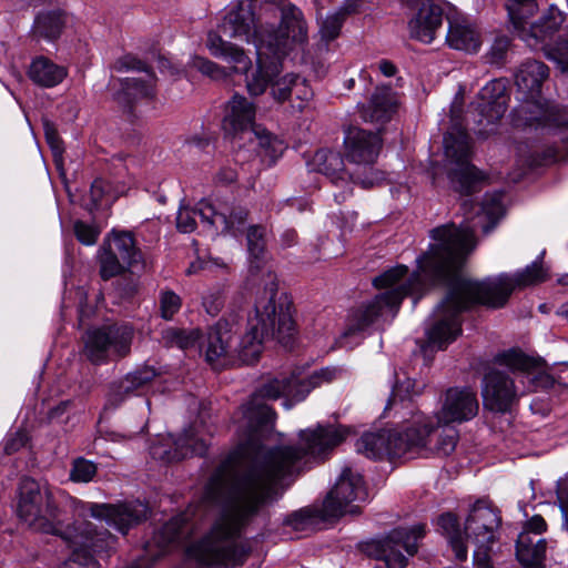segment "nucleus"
I'll use <instances>...</instances> for the list:
<instances>
[{
  "instance_id": "obj_43",
  "label": "nucleus",
  "mask_w": 568,
  "mask_h": 568,
  "mask_svg": "<svg viewBox=\"0 0 568 568\" xmlns=\"http://www.w3.org/2000/svg\"><path fill=\"white\" fill-rule=\"evenodd\" d=\"M159 305L161 317L164 320H172L181 310L182 300L175 292L166 288L160 292Z\"/></svg>"
},
{
  "instance_id": "obj_4",
  "label": "nucleus",
  "mask_w": 568,
  "mask_h": 568,
  "mask_svg": "<svg viewBox=\"0 0 568 568\" xmlns=\"http://www.w3.org/2000/svg\"><path fill=\"white\" fill-rule=\"evenodd\" d=\"M224 38L252 42L260 51L270 50L278 61L286 54L291 43L303 44L307 41V26L303 12L293 4L281 9V24L277 30L257 26L253 12L242 2L231 8L219 24L217 32H209L206 47L213 57L231 63L235 72L246 73L252 65L250 57Z\"/></svg>"
},
{
  "instance_id": "obj_60",
  "label": "nucleus",
  "mask_w": 568,
  "mask_h": 568,
  "mask_svg": "<svg viewBox=\"0 0 568 568\" xmlns=\"http://www.w3.org/2000/svg\"><path fill=\"white\" fill-rule=\"evenodd\" d=\"M102 181L101 180H95L93 183H92V186H91V196L93 199V201L98 202L101 200V196H102Z\"/></svg>"
},
{
  "instance_id": "obj_59",
  "label": "nucleus",
  "mask_w": 568,
  "mask_h": 568,
  "mask_svg": "<svg viewBox=\"0 0 568 568\" xmlns=\"http://www.w3.org/2000/svg\"><path fill=\"white\" fill-rule=\"evenodd\" d=\"M378 69L379 71L385 75V77H393L395 75L396 73V67L394 65V63H392L390 61L388 60H382L379 63H378Z\"/></svg>"
},
{
  "instance_id": "obj_1",
  "label": "nucleus",
  "mask_w": 568,
  "mask_h": 568,
  "mask_svg": "<svg viewBox=\"0 0 568 568\" xmlns=\"http://www.w3.org/2000/svg\"><path fill=\"white\" fill-rule=\"evenodd\" d=\"M341 373L336 367H325L304 378L295 374L273 377L252 394L242 406L247 434L237 453L245 462L234 466V456H231L210 477L204 501L217 506L220 513L209 534L187 549L195 562L180 568L243 565L246 551L237 544L243 530L264 507L278 500L284 480L293 479L310 458L323 456L347 435L344 427L318 425L315 429L301 430L298 445L265 448L262 433L268 430L275 419L266 400L282 396L303 400L312 389L333 382Z\"/></svg>"
},
{
  "instance_id": "obj_56",
  "label": "nucleus",
  "mask_w": 568,
  "mask_h": 568,
  "mask_svg": "<svg viewBox=\"0 0 568 568\" xmlns=\"http://www.w3.org/2000/svg\"><path fill=\"white\" fill-rule=\"evenodd\" d=\"M236 179H237V173L232 168H222L216 174L217 182L223 183V184H231V183L235 182Z\"/></svg>"
},
{
  "instance_id": "obj_26",
  "label": "nucleus",
  "mask_w": 568,
  "mask_h": 568,
  "mask_svg": "<svg viewBox=\"0 0 568 568\" xmlns=\"http://www.w3.org/2000/svg\"><path fill=\"white\" fill-rule=\"evenodd\" d=\"M446 42L452 49L476 53L483 44V39L475 23L466 19H455L449 21Z\"/></svg>"
},
{
  "instance_id": "obj_30",
  "label": "nucleus",
  "mask_w": 568,
  "mask_h": 568,
  "mask_svg": "<svg viewBox=\"0 0 568 568\" xmlns=\"http://www.w3.org/2000/svg\"><path fill=\"white\" fill-rule=\"evenodd\" d=\"M65 26V14L61 10L40 12L33 22L32 34L38 39L54 41Z\"/></svg>"
},
{
  "instance_id": "obj_15",
  "label": "nucleus",
  "mask_w": 568,
  "mask_h": 568,
  "mask_svg": "<svg viewBox=\"0 0 568 568\" xmlns=\"http://www.w3.org/2000/svg\"><path fill=\"white\" fill-rule=\"evenodd\" d=\"M192 525L186 513L172 517L153 532L144 545V557L128 568H150L151 565L171 548L186 540L191 534Z\"/></svg>"
},
{
  "instance_id": "obj_42",
  "label": "nucleus",
  "mask_w": 568,
  "mask_h": 568,
  "mask_svg": "<svg viewBox=\"0 0 568 568\" xmlns=\"http://www.w3.org/2000/svg\"><path fill=\"white\" fill-rule=\"evenodd\" d=\"M97 465L83 457L75 458L70 470V479L74 483H89L97 475Z\"/></svg>"
},
{
  "instance_id": "obj_41",
  "label": "nucleus",
  "mask_w": 568,
  "mask_h": 568,
  "mask_svg": "<svg viewBox=\"0 0 568 568\" xmlns=\"http://www.w3.org/2000/svg\"><path fill=\"white\" fill-rule=\"evenodd\" d=\"M209 202L201 201L196 209L181 206L176 214V227L182 233H191L196 229V216L201 217V210Z\"/></svg>"
},
{
  "instance_id": "obj_20",
  "label": "nucleus",
  "mask_w": 568,
  "mask_h": 568,
  "mask_svg": "<svg viewBox=\"0 0 568 568\" xmlns=\"http://www.w3.org/2000/svg\"><path fill=\"white\" fill-rule=\"evenodd\" d=\"M315 163L318 172L329 178L334 184L347 185L349 180H352L362 187L369 189L378 184L384 179L383 174L379 172H374L371 176L365 179L354 178L345 171L343 156L338 152L331 150H321L316 152Z\"/></svg>"
},
{
  "instance_id": "obj_61",
  "label": "nucleus",
  "mask_w": 568,
  "mask_h": 568,
  "mask_svg": "<svg viewBox=\"0 0 568 568\" xmlns=\"http://www.w3.org/2000/svg\"><path fill=\"white\" fill-rule=\"evenodd\" d=\"M189 143L192 145H195L200 149H203L209 145L210 141H209V139L193 136L192 139H190Z\"/></svg>"
},
{
  "instance_id": "obj_9",
  "label": "nucleus",
  "mask_w": 568,
  "mask_h": 568,
  "mask_svg": "<svg viewBox=\"0 0 568 568\" xmlns=\"http://www.w3.org/2000/svg\"><path fill=\"white\" fill-rule=\"evenodd\" d=\"M438 528L455 555L456 560L465 561L468 557L466 541L475 545L474 565L476 568H494L490 560L493 545L501 525L500 511L486 500H477L466 520L464 530L456 515L443 514L438 517Z\"/></svg>"
},
{
  "instance_id": "obj_18",
  "label": "nucleus",
  "mask_w": 568,
  "mask_h": 568,
  "mask_svg": "<svg viewBox=\"0 0 568 568\" xmlns=\"http://www.w3.org/2000/svg\"><path fill=\"white\" fill-rule=\"evenodd\" d=\"M207 444L195 436L192 428L185 429L178 438L169 436L150 447L152 458L163 463L179 462L189 456H203Z\"/></svg>"
},
{
  "instance_id": "obj_22",
  "label": "nucleus",
  "mask_w": 568,
  "mask_h": 568,
  "mask_svg": "<svg viewBox=\"0 0 568 568\" xmlns=\"http://www.w3.org/2000/svg\"><path fill=\"white\" fill-rule=\"evenodd\" d=\"M256 106L247 98L235 93L227 101L222 120V129L227 135L236 136L252 130L254 124Z\"/></svg>"
},
{
  "instance_id": "obj_10",
  "label": "nucleus",
  "mask_w": 568,
  "mask_h": 568,
  "mask_svg": "<svg viewBox=\"0 0 568 568\" xmlns=\"http://www.w3.org/2000/svg\"><path fill=\"white\" fill-rule=\"evenodd\" d=\"M425 535V526L396 528L384 538L373 539L361 545V550L369 558L382 561L384 568H406L408 558L418 551V540Z\"/></svg>"
},
{
  "instance_id": "obj_53",
  "label": "nucleus",
  "mask_w": 568,
  "mask_h": 568,
  "mask_svg": "<svg viewBox=\"0 0 568 568\" xmlns=\"http://www.w3.org/2000/svg\"><path fill=\"white\" fill-rule=\"evenodd\" d=\"M293 95L301 101H308L313 97V90L305 79L296 74V82L293 84Z\"/></svg>"
},
{
  "instance_id": "obj_28",
  "label": "nucleus",
  "mask_w": 568,
  "mask_h": 568,
  "mask_svg": "<svg viewBox=\"0 0 568 568\" xmlns=\"http://www.w3.org/2000/svg\"><path fill=\"white\" fill-rule=\"evenodd\" d=\"M110 248L131 270L143 268V257L131 232L112 231L110 236Z\"/></svg>"
},
{
  "instance_id": "obj_35",
  "label": "nucleus",
  "mask_w": 568,
  "mask_h": 568,
  "mask_svg": "<svg viewBox=\"0 0 568 568\" xmlns=\"http://www.w3.org/2000/svg\"><path fill=\"white\" fill-rule=\"evenodd\" d=\"M505 6L515 31L527 24L538 10L536 0H505Z\"/></svg>"
},
{
  "instance_id": "obj_27",
  "label": "nucleus",
  "mask_w": 568,
  "mask_h": 568,
  "mask_svg": "<svg viewBox=\"0 0 568 568\" xmlns=\"http://www.w3.org/2000/svg\"><path fill=\"white\" fill-rule=\"evenodd\" d=\"M28 75L39 87L53 88L65 79L68 71L63 65H59L49 58L40 55L31 61Z\"/></svg>"
},
{
  "instance_id": "obj_14",
  "label": "nucleus",
  "mask_w": 568,
  "mask_h": 568,
  "mask_svg": "<svg viewBox=\"0 0 568 568\" xmlns=\"http://www.w3.org/2000/svg\"><path fill=\"white\" fill-rule=\"evenodd\" d=\"M366 495L361 474L345 467L323 501L321 510L323 518H339L346 513H358V507L351 506V504L356 500H365Z\"/></svg>"
},
{
  "instance_id": "obj_5",
  "label": "nucleus",
  "mask_w": 568,
  "mask_h": 568,
  "mask_svg": "<svg viewBox=\"0 0 568 568\" xmlns=\"http://www.w3.org/2000/svg\"><path fill=\"white\" fill-rule=\"evenodd\" d=\"M18 516L36 531L61 536L72 549L71 561L89 567L95 564L94 554L110 551L116 538L108 530L98 531L91 521H77L61 530V510L51 488L33 478L19 484Z\"/></svg>"
},
{
  "instance_id": "obj_29",
  "label": "nucleus",
  "mask_w": 568,
  "mask_h": 568,
  "mask_svg": "<svg viewBox=\"0 0 568 568\" xmlns=\"http://www.w3.org/2000/svg\"><path fill=\"white\" fill-rule=\"evenodd\" d=\"M257 69L252 74L251 78H247L246 80V88L251 95H261L265 92L266 88L271 84L274 75L277 73V68L274 61H271L270 64H266L265 59L273 58L276 60L270 50L263 49L257 50Z\"/></svg>"
},
{
  "instance_id": "obj_40",
  "label": "nucleus",
  "mask_w": 568,
  "mask_h": 568,
  "mask_svg": "<svg viewBox=\"0 0 568 568\" xmlns=\"http://www.w3.org/2000/svg\"><path fill=\"white\" fill-rule=\"evenodd\" d=\"M544 51L561 72H568V36L559 37L554 45H548Z\"/></svg>"
},
{
  "instance_id": "obj_13",
  "label": "nucleus",
  "mask_w": 568,
  "mask_h": 568,
  "mask_svg": "<svg viewBox=\"0 0 568 568\" xmlns=\"http://www.w3.org/2000/svg\"><path fill=\"white\" fill-rule=\"evenodd\" d=\"M445 154L453 168L448 170V179L456 191L470 194L478 190L483 176L470 164L469 136L465 131L447 133L444 136Z\"/></svg>"
},
{
  "instance_id": "obj_38",
  "label": "nucleus",
  "mask_w": 568,
  "mask_h": 568,
  "mask_svg": "<svg viewBox=\"0 0 568 568\" xmlns=\"http://www.w3.org/2000/svg\"><path fill=\"white\" fill-rule=\"evenodd\" d=\"M199 338V329L185 331L176 327H169L162 332V342L168 347L176 346L181 349H187L194 346Z\"/></svg>"
},
{
  "instance_id": "obj_51",
  "label": "nucleus",
  "mask_w": 568,
  "mask_h": 568,
  "mask_svg": "<svg viewBox=\"0 0 568 568\" xmlns=\"http://www.w3.org/2000/svg\"><path fill=\"white\" fill-rule=\"evenodd\" d=\"M113 68L119 72L126 70H139L148 72L145 64L131 55H125L116 60Z\"/></svg>"
},
{
  "instance_id": "obj_2",
  "label": "nucleus",
  "mask_w": 568,
  "mask_h": 568,
  "mask_svg": "<svg viewBox=\"0 0 568 568\" xmlns=\"http://www.w3.org/2000/svg\"><path fill=\"white\" fill-rule=\"evenodd\" d=\"M477 225L466 220L459 225L448 223L433 229L434 243L416 258L415 271L408 274V267L399 264L373 280V285L384 291L352 313L346 334L364 332L379 317H395L405 297H414L415 305L432 285L443 283L448 287L447 294L434 310L426 331L428 342L443 348L460 335L462 313L473 305L501 308L515 290L548 278L538 261L514 274L501 273L483 281L463 276L460 271L476 247Z\"/></svg>"
},
{
  "instance_id": "obj_48",
  "label": "nucleus",
  "mask_w": 568,
  "mask_h": 568,
  "mask_svg": "<svg viewBox=\"0 0 568 568\" xmlns=\"http://www.w3.org/2000/svg\"><path fill=\"white\" fill-rule=\"evenodd\" d=\"M129 385V382H125L123 378L118 382L111 383L106 395L108 405L112 407H118L129 396L133 395L134 393L131 392Z\"/></svg>"
},
{
  "instance_id": "obj_16",
  "label": "nucleus",
  "mask_w": 568,
  "mask_h": 568,
  "mask_svg": "<svg viewBox=\"0 0 568 568\" xmlns=\"http://www.w3.org/2000/svg\"><path fill=\"white\" fill-rule=\"evenodd\" d=\"M85 508L93 518L104 520L108 526L115 528L123 535L145 520L149 513L148 506L140 501L116 505L88 503Z\"/></svg>"
},
{
  "instance_id": "obj_55",
  "label": "nucleus",
  "mask_w": 568,
  "mask_h": 568,
  "mask_svg": "<svg viewBox=\"0 0 568 568\" xmlns=\"http://www.w3.org/2000/svg\"><path fill=\"white\" fill-rule=\"evenodd\" d=\"M44 130H45L47 141H48L49 145L51 146V149L53 151L60 152L61 151V140H60L58 133L55 132V130L49 123L44 124Z\"/></svg>"
},
{
  "instance_id": "obj_12",
  "label": "nucleus",
  "mask_w": 568,
  "mask_h": 568,
  "mask_svg": "<svg viewBox=\"0 0 568 568\" xmlns=\"http://www.w3.org/2000/svg\"><path fill=\"white\" fill-rule=\"evenodd\" d=\"M508 102V81L504 78L494 79L479 90L468 110L479 135L487 136L495 131Z\"/></svg>"
},
{
  "instance_id": "obj_23",
  "label": "nucleus",
  "mask_w": 568,
  "mask_h": 568,
  "mask_svg": "<svg viewBox=\"0 0 568 568\" xmlns=\"http://www.w3.org/2000/svg\"><path fill=\"white\" fill-rule=\"evenodd\" d=\"M444 11L433 1H424L408 20L409 37L423 43H432L442 28Z\"/></svg>"
},
{
  "instance_id": "obj_8",
  "label": "nucleus",
  "mask_w": 568,
  "mask_h": 568,
  "mask_svg": "<svg viewBox=\"0 0 568 568\" xmlns=\"http://www.w3.org/2000/svg\"><path fill=\"white\" fill-rule=\"evenodd\" d=\"M494 362L520 373L528 379L529 385L520 388L514 379L499 369H490L483 378L481 396L484 407L496 413L510 412L525 392L537 388H549L554 378L547 373V364L541 357L530 356L520 348H509L498 353Z\"/></svg>"
},
{
  "instance_id": "obj_25",
  "label": "nucleus",
  "mask_w": 568,
  "mask_h": 568,
  "mask_svg": "<svg viewBox=\"0 0 568 568\" xmlns=\"http://www.w3.org/2000/svg\"><path fill=\"white\" fill-rule=\"evenodd\" d=\"M201 220L209 225L221 226L222 232L235 235L247 221L248 211L241 204H223L217 210L205 204L201 210Z\"/></svg>"
},
{
  "instance_id": "obj_33",
  "label": "nucleus",
  "mask_w": 568,
  "mask_h": 568,
  "mask_svg": "<svg viewBox=\"0 0 568 568\" xmlns=\"http://www.w3.org/2000/svg\"><path fill=\"white\" fill-rule=\"evenodd\" d=\"M516 555L524 568H545L546 541L538 539L534 542L526 536H520L517 541Z\"/></svg>"
},
{
  "instance_id": "obj_6",
  "label": "nucleus",
  "mask_w": 568,
  "mask_h": 568,
  "mask_svg": "<svg viewBox=\"0 0 568 568\" xmlns=\"http://www.w3.org/2000/svg\"><path fill=\"white\" fill-rule=\"evenodd\" d=\"M438 426H442V430L437 443L432 446L430 436L435 425L429 416L416 413L396 428L364 434L357 440L356 449L374 459L449 456L457 446L459 433L450 424H438Z\"/></svg>"
},
{
  "instance_id": "obj_32",
  "label": "nucleus",
  "mask_w": 568,
  "mask_h": 568,
  "mask_svg": "<svg viewBox=\"0 0 568 568\" xmlns=\"http://www.w3.org/2000/svg\"><path fill=\"white\" fill-rule=\"evenodd\" d=\"M362 0H345L343 6L332 14H328L321 24V36L326 41H332L339 36L341 29L347 16L359 10Z\"/></svg>"
},
{
  "instance_id": "obj_58",
  "label": "nucleus",
  "mask_w": 568,
  "mask_h": 568,
  "mask_svg": "<svg viewBox=\"0 0 568 568\" xmlns=\"http://www.w3.org/2000/svg\"><path fill=\"white\" fill-rule=\"evenodd\" d=\"M297 233L295 230L288 229L281 234V245L283 247H291L297 243Z\"/></svg>"
},
{
  "instance_id": "obj_31",
  "label": "nucleus",
  "mask_w": 568,
  "mask_h": 568,
  "mask_svg": "<svg viewBox=\"0 0 568 568\" xmlns=\"http://www.w3.org/2000/svg\"><path fill=\"white\" fill-rule=\"evenodd\" d=\"M120 90L114 94V100L125 109H131L135 100L153 95V84L135 78L118 79Z\"/></svg>"
},
{
  "instance_id": "obj_7",
  "label": "nucleus",
  "mask_w": 568,
  "mask_h": 568,
  "mask_svg": "<svg viewBox=\"0 0 568 568\" xmlns=\"http://www.w3.org/2000/svg\"><path fill=\"white\" fill-rule=\"evenodd\" d=\"M549 77V68L538 60H526L516 74L515 84L519 103L511 111V124L523 131L551 132L568 129V109L548 101H540L542 83ZM568 160V134L561 139V144L548 150L545 161Z\"/></svg>"
},
{
  "instance_id": "obj_39",
  "label": "nucleus",
  "mask_w": 568,
  "mask_h": 568,
  "mask_svg": "<svg viewBox=\"0 0 568 568\" xmlns=\"http://www.w3.org/2000/svg\"><path fill=\"white\" fill-rule=\"evenodd\" d=\"M246 240L250 256L254 258L253 263H255L252 267L258 268V263L263 260L265 254V229L260 225L251 226L247 231Z\"/></svg>"
},
{
  "instance_id": "obj_52",
  "label": "nucleus",
  "mask_w": 568,
  "mask_h": 568,
  "mask_svg": "<svg viewBox=\"0 0 568 568\" xmlns=\"http://www.w3.org/2000/svg\"><path fill=\"white\" fill-rule=\"evenodd\" d=\"M28 442L27 433L23 430L17 432L12 437L8 438L4 444V452L11 455L24 447Z\"/></svg>"
},
{
  "instance_id": "obj_17",
  "label": "nucleus",
  "mask_w": 568,
  "mask_h": 568,
  "mask_svg": "<svg viewBox=\"0 0 568 568\" xmlns=\"http://www.w3.org/2000/svg\"><path fill=\"white\" fill-rule=\"evenodd\" d=\"M479 410L477 394L469 387H452L444 395L440 409L436 413L437 424L465 423Z\"/></svg>"
},
{
  "instance_id": "obj_57",
  "label": "nucleus",
  "mask_w": 568,
  "mask_h": 568,
  "mask_svg": "<svg viewBox=\"0 0 568 568\" xmlns=\"http://www.w3.org/2000/svg\"><path fill=\"white\" fill-rule=\"evenodd\" d=\"M527 527L530 531H534L535 534H541L546 531L547 524L540 515H535L528 520Z\"/></svg>"
},
{
  "instance_id": "obj_34",
  "label": "nucleus",
  "mask_w": 568,
  "mask_h": 568,
  "mask_svg": "<svg viewBox=\"0 0 568 568\" xmlns=\"http://www.w3.org/2000/svg\"><path fill=\"white\" fill-rule=\"evenodd\" d=\"M99 274L103 281L123 274L129 267L110 248V240L105 239L98 251Z\"/></svg>"
},
{
  "instance_id": "obj_45",
  "label": "nucleus",
  "mask_w": 568,
  "mask_h": 568,
  "mask_svg": "<svg viewBox=\"0 0 568 568\" xmlns=\"http://www.w3.org/2000/svg\"><path fill=\"white\" fill-rule=\"evenodd\" d=\"M225 303V291L223 286H215L205 292L202 297V305L211 316H216Z\"/></svg>"
},
{
  "instance_id": "obj_50",
  "label": "nucleus",
  "mask_w": 568,
  "mask_h": 568,
  "mask_svg": "<svg viewBox=\"0 0 568 568\" xmlns=\"http://www.w3.org/2000/svg\"><path fill=\"white\" fill-rule=\"evenodd\" d=\"M193 67L212 79H220L225 75L224 70L219 64L202 57L193 59Z\"/></svg>"
},
{
  "instance_id": "obj_47",
  "label": "nucleus",
  "mask_w": 568,
  "mask_h": 568,
  "mask_svg": "<svg viewBox=\"0 0 568 568\" xmlns=\"http://www.w3.org/2000/svg\"><path fill=\"white\" fill-rule=\"evenodd\" d=\"M296 82V74H286L276 81H272V95L278 102H284L293 95V84Z\"/></svg>"
},
{
  "instance_id": "obj_19",
  "label": "nucleus",
  "mask_w": 568,
  "mask_h": 568,
  "mask_svg": "<svg viewBox=\"0 0 568 568\" xmlns=\"http://www.w3.org/2000/svg\"><path fill=\"white\" fill-rule=\"evenodd\" d=\"M565 21L564 13L550 6L537 21L518 29L517 36L532 50H545Z\"/></svg>"
},
{
  "instance_id": "obj_54",
  "label": "nucleus",
  "mask_w": 568,
  "mask_h": 568,
  "mask_svg": "<svg viewBox=\"0 0 568 568\" xmlns=\"http://www.w3.org/2000/svg\"><path fill=\"white\" fill-rule=\"evenodd\" d=\"M285 523L288 526H292L295 530H303L306 525L311 523V516L307 514V511L298 510L293 514H291Z\"/></svg>"
},
{
  "instance_id": "obj_64",
  "label": "nucleus",
  "mask_w": 568,
  "mask_h": 568,
  "mask_svg": "<svg viewBox=\"0 0 568 568\" xmlns=\"http://www.w3.org/2000/svg\"><path fill=\"white\" fill-rule=\"evenodd\" d=\"M558 314H560L568 322V303L560 306Z\"/></svg>"
},
{
  "instance_id": "obj_44",
  "label": "nucleus",
  "mask_w": 568,
  "mask_h": 568,
  "mask_svg": "<svg viewBox=\"0 0 568 568\" xmlns=\"http://www.w3.org/2000/svg\"><path fill=\"white\" fill-rule=\"evenodd\" d=\"M73 233L81 244L91 246L98 242L101 229L94 223L77 220L73 223Z\"/></svg>"
},
{
  "instance_id": "obj_46",
  "label": "nucleus",
  "mask_w": 568,
  "mask_h": 568,
  "mask_svg": "<svg viewBox=\"0 0 568 568\" xmlns=\"http://www.w3.org/2000/svg\"><path fill=\"white\" fill-rule=\"evenodd\" d=\"M155 371L151 367L139 368L132 373H129L123 377L125 382H129L131 392L136 394L139 390L148 386L155 377Z\"/></svg>"
},
{
  "instance_id": "obj_62",
  "label": "nucleus",
  "mask_w": 568,
  "mask_h": 568,
  "mask_svg": "<svg viewBox=\"0 0 568 568\" xmlns=\"http://www.w3.org/2000/svg\"><path fill=\"white\" fill-rule=\"evenodd\" d=\"M67 406H68V403H62L61 405H59L55 408L51 409L50 417L54 418V417L59 416L60 414H62L64 412Z\"/></svg>"
},
{
  "instance_id": "obj_24",
  "label": "nucleus",
  "mask_w": 568,
  "mask_h": 568,
  "mask_svg": "<svg viewBox=\"0 0 568 568\" xmlns=\"http://www.w3.org/2000/svg\"><path fill=\"white\" fill-rule=\"evenodd\" d=\"M359 113L365 122L384 124L397 112V94L388 85L376 87L369 100L361 104Z\"/></svg>"
},
{
  "instance_id": "obj_11",
  "label": "nucleus",
  "mask_w": 568,
  "mask_h": 568,
  "mask_svg": "<svg viewBox=\"0 0 568 568\" xmlns=\"http://www.w3.org/2000/svg\"><path fill=\"white\" fill-rule=\"evenodd\" d=\"M134 331L128 324L103 325L89 329L83 354L94 365L106 364L129 355Z\"/></svg>"
},
{
  "instance_id": "obj_36",
  "label": "nucleus",
  "mask_w": 568,
  "mask_h": 568,
  "mask_svg": "<svg viewBox=\"0 0 568 568\" xmlns=\"http://www.w3.org/2000/svg\"><path fill=\"white\" fill-rule=\"evenodd\" d=\"M504 214L503 207V195L501 194H489L486 195L484 201L481 202L478 211L476 212V217L480 219L481 215L487 217L488 223L483 224L481 229L485 234H488L497 224L499 219Z\"/></svg>"
},
{
  "instance_id": "obj_49",
  "label": "nucleus",
  "mask_w": 568,
  "mask_h": 568,
  "mask_svg": "<svg viewBox=\"0 0 568 568\" xmlns=\"http://www.w3.org/2000/svg\"><path fill=\"white\" fill-rule=\"evenodd\" d=\"M510 47V39L506 36L497 37L486 53V59L491 64H501Z\"/></svg>"
},
{
  "instance_id": "obj_37",
  "label": "nucleus",
  "mask_w": 568,
  "mask_h": 568,
  "mask_svg": "<svg viewBox=\"0 0 568 568\" xmlns=\"http://www.w3.org/2000/svg\"><path fill=\"white\" fill-rule=\"evenodd\" d=\"M253 134L257 140L261 154L274 163L285 150L284 142L260 125L254 128Z\"/></svg>"
},
{
  "instance_id": "obj_3",
  "label": "nucleus",
  "mask_w": 568,
  "mask_h": 568,
  "mask_svg": "<svg viewBox=\"0 0 568 568\" xmlns=\"http://www.w3.org/2000/svg\"><path fill=\"white\" fill-rule=\"evenodd\" d=\"M268 277L264 295L255 303V318L248 322V329L235 348L231 346L232 326L226 320H220L209 331L205 358L214 368L255 363L266 338L276 339L284 346L291 344L295 333L291 306L284 294L278 295L275 276L270 274Z\"/></svg>"
},
{
  "instance_id": "obj_63",
  "label": "nucleus",
  "mask_w": 568,
  "mask_h": 568,
  "mask_svg": "<svg viewBox=\"0 0 568 568\" xmlns=\"http://www.w3.org/2000/svg\"><path fill=\"white\" fill-rule=\"evenodd\" d=\"M475 207L474 203L471 200H465L463 203H462V210L464 211L465 214H469L470 211Z\"/></svg>"
},
{
  "instance_id": "obj_21",
  "label": "nucleus",
  "mask_w": 568,
  "mask_h": 568,
  "mask_svg": "<svg viewBox=\"0 0 568 568\" xmlns=\"http://www.w3.org/2000/svg\"><path fill=\"white\" fill-rule=\"evenodd\" d=\"M346 158L356 164L371 165L375 162L382 148L378 133L361 128H349L344 139Z\"/></svg>"
}]
</instances>
